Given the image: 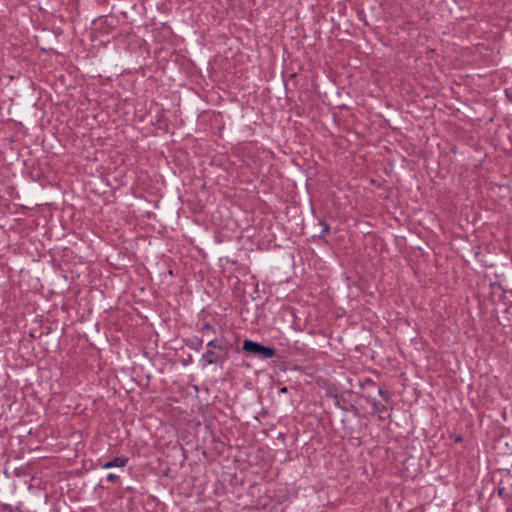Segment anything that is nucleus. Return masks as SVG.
<instances>
[{
    "label": "nucleus",
    "instance_id": "obj_9",
    "mask_svg": "<svg viewBox=\"0 0 512 512\" xmlns=\"http://www.w3.org/2000/svg\"><path fill=\"white\" fill-rule=\"evenodd\" d=\"M320 225L322 226V229H321L320 233L318 234V238L323 239L325 237V235L330 232V226L328 223L322 222V221L320 222Z\"/></svg>",
    "mask_w": 512,
    "mask_h": 512
},
{
    "label": "nucleus",
    "instance_id": "obj_4",
    "mask_svg": "<svg viewBox=\"0 0 512 512\" xmlns=\"http://www.w3.org/2000/svg\"><path fill=\"white\" fill-rule=\"evenodd\" d=\"M360 390L365 392L364 394L370 393L371 389H375L377 387L376 383L369 377H365L363 379H359L357 382Z\"/></svg>",
    "mask_w": 512,
    "mask_h": 512
},
{
    "label": "nucleus",
    "instance_id": "obj_15",
    "mask_svg": "<svg viewBox=\"0 0 512 512\" xmlns=\"http://www.w3.org/2000/svg\"><path fill=\"white\" fill-rule=\"evenodd\" d=\"M118 479V475L114 474V473H109L107 475V480L109 482H115L116 480Z\"/></svg>",
    "mask_w": 512,
    "mask_h": 512
},
{
    "label": "nucleus",
    "instance_id": "obj_1",
    "mask_svg": "<svg viewBox=\"0 0 512 512\" xmlns=\"http://www.w3.org/2000/svg\"><path fill=\"white\" fill-rule=\"evenodd\" d=\"M222 353L223 352H220V351L216 352L212 349H208L205 353L202 354V357L200 360L202 367L205 368L208 365L217 364L220 360L223 359Z\"/></svg>",
    "mask_w": 512,
    "mask_h": 512
},
{
    "label": "nucleus",
    "instance_id": "obj_13",
    "mask_svg": "<svg viewBox=\"0 0 512 512\" xmlns=\"http://www.w3.org/2000/svg\"><path fill=\"white\" fill-rule=\"evenodd\" d=\"M498 496L502 497L503 499L509 497L508 493L506 492L505 487H499L497 489Z\"/></svg>",
    "mask_w": 512,
    "mask_h": 512
},
{
    "label": "nucleus",
    "instance_id": "obj_14",
    "mask_svg": "<svg viewBox=\"0 0 512 512\" xmlns=\"http://www.w3.org/2000/svg\"><path fill=\"white\" fill-rule=\"evenodd\" d=\"M451 438L456 443H461L463 441V436L461 434H453L451 435Z\"/></svg>",
    "mask_w": 512,
    "mask_h": 512
},
{
    "label": "nucleus",
    "instance_id": "obj_6",
    "mask_svg": "<svg viewBox=\"0 0 512 512\" xmlns=\"http://www.w3.org/2000/svg\"><path fill=\"white\" fill-rule=\"evenodd\" d=\"M207 347L212 350L217 349L220 352H224L222 342L218 339H210L207 343Z\"/></svg>",
    "mask_w": 512,
    "mask_h": 512
},
{
    "label": "nucleus",
    "instance_id": "obj_16",
    "mask_svg": "<svg viewBox=\"0 0 512 512\" xmlns=\"http://www.w3.org/2000/svg\"><path fill=\"white\" fill-rule=\"evenodd\" d=\"M506 312V320H512V305L505 311Z\"/></svg>",
    "mask_w": 512,
    "mask_h": 512
},
{
    "label": "nucleus",
    "instance_id": "obj_7",
    "mask_svg": "<svg viewBox=\"0 0 512 512\" xmlns=\"http://www.w3.org/2000/svg\"><path fill=\"white\" fill-rule=\"evenodd\" d=\"M257 209H258V212H261L263 214H269L272 212L271 207L265 201H261L259 197H258Z\"/></svg>",
    "mask_w": 512,
    "mask_h": 512
},
{
    "label": "nucleus",
    "instance_id": "obj_8",
    "mask_svg": "<svg viewBox=\"0 0 512 512\" xmlns=\"http://www.w3.org/2000/svg\"><path fill=\"white\" fill-rule=\"evenodd\" d=\"M243 349L248 352L256 353V342L251 340L245 341Z\"/></svg>",
    "mask_w": 512,
    "mask_h": 512
},
{
    "label": "nucleus",
    "instance_id": "obj_3",
    "mask_svg": "<svg viewBox=\"0 0 512 512\" xmlns=\"http://www.w3.org/2000/svg\"><path fill=\"white\" fill-rule=\"evenodd\" d=\"M275 356H277V350L275 348L258 343V357L271 359Z\"/></svg>",
    "mask_w": 512,
    "mask_h": 512
},
{
    "label": "nucleus",
    "instance_id": "obj_11",
    "mask_svg": "<svg viewBox=\"0 0 512 512\" xmlns=\"http://www.w3.org/2000/svg\"><path fill=\"white\" fill-rule=\"evenodd\" d=\"M376 388H377L378 395L381 396L386 402H389L390 396H389L388 391L382 389L381 387H376Z\"/></svg>",
    "mask_w": 512,
    "mask_h": 512
},
{
    "label": "nucleus",
    "instance_id": "obj_19",
    "mask_svg": "<svg viewBox=\"0 0 512 512\" xmlns=\"http://www.w3.org/2000/svg\"><path fill=\"white\" fill-rule=\"evenodd\" d=\"M30 336L33 337V338L36 337L34 332H30Z\"/></svg>",
    "mask_w": 512,
    "mask_h": 512
},
{
    "label": "nucleus",
    "instance_id": "obj_17",
    "mask_svg": "<svg viewBox=\"0 0 512 512\" xmlns=\"http://www.w3.org/2000/svg\"><path fill=\"white\" fill-rule=\"evenodd\" d=\"M292 323H293V328H295V329H299V330H301V329H302V328H301V325H300V323H301V322L293 321Z\"/></svg>",
    "mask_w": 512,
    "mask_h": 512
},
{
    "label": "nucleus",
    "instance_id": "obj_12",
    "mask_svg": "<svg viewBox=\"0 0 512 512\" xmlns=\"http://www.w3.org/2000/svg\"><path fill=\"white\" fill-rule=\"evenodd\" d=\"M211 330H212V326L210 325L209 322H206L204 324V326L202 327L203 336H206V335L208 336Z\"/></svg>",
    "mask_w": 512,
    "mask_h": 512
},
{
    "label": "nucleus",
    "instance_id": "obj_10",
    "mask_svg": "<svg viewBox=\"0 0 512 512\" xmlns=\"http://www.w3.org/2000/svg\"><path fill=\"white\" fill-rule=\"evenodd\" d=\"M269 432H273L274 434L277 433L275 429H262L261 431H258V440H263L264 437H268Z\"/></svg>",
    "mask_w": 512,
    "mask_h": 512
},
{
    "label": "nucleus",
    "instance_id": "obj_5",
    "mask_svg": "<svg viewBox=\"0 0 512 512\" xmlns=\"http://www.w3.org/2000/svg\"><path fill=\"white\" fill-rule=\"evenodd\" d=\"M128 462L126 457H115L113 460L108 461L102 465V468L109 469L113 467H124Z\"/></svg>",
    "mask_w": 512,
    "mask_h": 512
},
{
    "label": "nucleus",
    "instance_id": "obj_2",
    "mask_svg": "<svg viewBox=\"0 0 512 512\" xmlns=\"http://www.w3.org/2000/svg\"><path fill=\"white\" fill-rule=\"evenodd\" d=\"M362 397L364 399H366V401L372 405L373 411L375 413L379 414V418L383 419L381 414L384 413V411L386 410V407L381 402L377 401L376 399H371V393H369V392L367 394H362Z\"/></svg>",
    "mask_w": 512,
    "mask_h": 512
},
{
    "label": "nucleus",
    "instance_id": "obj_18",
    "mask_svg": "<svg viewBox=\"0 0 512 512\" xmlns=\"http://www.w3.org/2000/svg\"><path fill=\"white\" fill-rule=\"evenodd\" d=\"M163 117H164V115H163V114H159V115L157 116V121H158V122H160V121H161V119H162Z\"/></svg>",
    "mask_w": 512,
    "mask_h": 512
}]
</instances>
